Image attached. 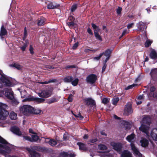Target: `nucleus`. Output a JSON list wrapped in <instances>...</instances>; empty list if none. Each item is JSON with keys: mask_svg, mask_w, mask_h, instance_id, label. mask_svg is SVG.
I'll return each instance as SVG.
<instances>
[{"mask_svg": "<svg viewBox=\"0 0 157 157\" xmlns=\"http://www.w3.org/2000/svg\"><path fill=\"white\" fill-rule=\"evenodd\" d=\"M0 154L6 157H17L11 156L9 155L13 147L12 145L8 143L6 141L0 136Z\"/></svg>", "mask_w": 157, "mask_h": 157, "instance_id": "obj_1", "label": "nucleus"}, {"mask_svg": "<svg viewBox=\"0 0 157 157\" xmlns=\"http://www.w3.org/2000/svg\"><path fill=\"white\" fill-rule=\"evenodd\" d=\"M3 85L9 87L12 86L10 78L5 75L2 71L0 70V88L2 87Z\"/></svg>", "mask_w": 157, "mask_h": 157, "instance_id": "obj_2", "label": "nucleus"}, {"mask_svg": "<svg viewBox=\"0 0 157 157\" xmlns=\"http://www.w3.org/2000/svg\"><path fill=\"white\" fill-rule=\"evenodd\" d=\"M21 113L24 115L28 116L32 114L33 111V108L29 105H24L20 109Z\"/></svg>", "mask_w": 157, "mask_h": 157, "instance_id": "obj_3", "label": "nucleus"}, {"mask_svg": "<svg viewBox=\"0 0 157 157\" xmlns=\"http://www.w3.org/2000/svg\"><path fill=\"white\" fill-rule=\"evenodd\" d=\"M7 108V106L4 104L0 102V119L5 120L8 116L9 113L5 109Z\"/></svg>", "mask_w": 157, "mask_h": 157, "instance_id": "obj_4", "label": "nucleus"}, {"mask_svg": "<svg viewBox=\"0 0 157 157\" xmlns=\"http://www.w3.org/2000/svg\"><path fill=\"white\" fill-rule=\"evenodd\" d=\"M39 96L43 98H47L51 96L52 94L51 90H42L37 93Z\"/></svg>", "mask_w": 157, "mask_h": 157, "instance_id": "obj_5", "label": "nucleus"}, {"mask_svg": "<svg viewBox=\"0 0 157 157\" xmlns=\"http://www.w3.org/2000/svg\"><path fill=\"white\" fill-rule=\"evenodd\" d=\"M97 79V77L96 75L93 74H91L87 76L86 81L87 83L93 84L94 83Z\"/></svg>", "mask_w": 157, "mask_h": 157, "instance_id": "obj_6", "label": "nucleus"}, {"mask_svg": "<svg viewBox=\"0 0 157 157\" xmlns=\"http://www.w3.org/2000/svg\"><path fill=\"white\" fill-rule=\"evenodd\" d=\"M9 90H10V91L6 92L5 93L6 96L8 99L12 100L13 105H17L18 102L17 100L14 98L13 92L10 90V89Z\"/></svg>", "mask_w": 157, "mask_h": 157, "instance_id": "obj_7", "label": "nucleus"}, {"mask_svg": "<svg viewBox=\"0 0 157 157\" xmlns=\"http://www.w3.org/2000/svg\"><path fill=\"white\" fill-rule=\"evenodd\" d=\"M133 112L132 105L131 103H128L125 105L124 109V113L127 115L131 114Z\"/></svg>", "mask_w": 157, "mask_h": 157, "instance_id": "obj_8", "label": "nucleus"}, {"mask_svg": "<svg viewBox=\"0 0 157 157\" xmlns=\"http://www.w3.org/2000/svg\"><path fill=\"white\" fill-rule=\"evenodd\" d=\"M83 100L87 106H90V107H93L96 105L95 101L91 98H85Z\"/></svg>", "mask_w": 157, "mask_h": 157, "instance_id": "obj_9", "label": "nucleus"}, {"mask_svg": "<svg viewBox=\"0 0 157 157\" xmlns=\"http://www.w3.org/2000/svg\"><path fill=\"white\" fill-rule=\"evenodd\" d=\"M149 129V126L144 124H142L139 128L140 131L145 133L147 135H148L149 134L148 132Z\"/></svg>", "mask_w": 157, "mask_h": 157, "instance_id": "obj_10", "label": "nucleus"}, {"mask_svg": "<svg viewBox=\"0 0 157 157\" xmlns=\"http://www.w3.org/2000/svg\"><path fill=\"white\" fill-rule=\"evenodd\" d=\"M150 75L153 81L157 82V68L152 69Z\"/></svg>", "mask_w": 157, "mask_h": 157, "instance_id": "obj_11", "label": "nucleus"}, {"mask_svg": "<svg viewBox=\"0 0 157 157\" xmlns=\"http://www.w3.org/2000/svg\"><path fill=\"white\" fill-rule=\"evenodd\" d=\"M130 146L132 149L135 154L138 155L139 157H141L142 156V154L136 148L134 143L131 142L130 144Z\"/></svg>", "mask_w": 157, "mask_h": 157, "instance_id": "obj_12", "label": "nucleus"}, {"mask_svg": "<svg viewBox=\"0 0 157 157\" xmlns=\"http://www.w3.org/2000/svg\"><path fill=\"white\" fill-rule=\"evenodd\" d=\"M147 25L146 23H144L140 21L139 23L137 26L139 30L140 31H142L144 30V29H146L147 27Z\"/></svg>", "mask_w": 157, "mask_h": 157, "instance_id": "obj_13", "label": "nucleus"}, {"mask_svg": "<svg viewBox=\"0 0 157 157\" xmlns=\"http://www.w3.org/2000/svg\"><path fill=\"white\" fill-rule=\"evenodd\" d=\"M111 145L113 147V149L117 152H120L121 151L122 146L121 144L113 143Z\"/></svg>", "mask_w": 157, "mask_h": 157, "instance_id": "obj_14", "label": "nucleus"}, {"mask_svg": "<svg viewBox=\"0 0 157 157\" xmlns=\"http://www.w3.org/2000/svg\"><path fill=\"white\" fill-rule=\"evenodd\" d=\"M151 118L149 116L145 115L143 117L142 122L143 123L149 125L151 123Z\"/></svg>", "mask_w": 157, "mask_h": 157, "instance_id": "obj_15", "label": "nucleus"}, {"mask_svg": "<svg viewBox=\"0 0 157 157\" xmlns=\"http://www.w3.org/2000/svg\"><path fill=\"white\" fill-rule=\"evenodd\" d=\"M151 136L153 140L157 141V128H153L151 131Z\"/></svg>", "mask_w": 157, "mask_h": 157, "instance_id": "obj_16", "label": "nucleus"}, {"mask_svg": "<svg viewBox=\"0 0 157 157\" xmlns=\"http://www.w3.org/2000/svg\"><path fill=\"white\" fill-rule=\"evenodd\" d=\"M10 130L14 133L19 136L21 135V132L20 131L19 128L13 126L10 128Z\"/></svg>", "mask_w": 157, "mask_h": 157, "instance_id": "obj_17", "label": "nucleus"}, {"mask_svg": "<svg viewBox=\"0 0 157 157\" xmlns=\"http://www.w3.org/2000/svg\"><path fill=\"white\" fill-rule=\"evenodd\" d=\"M45 141L46 143H48L50 145L52 146H54L57 144L56 141L53 139H50L48 138L45 139Z\"/></svg>", "mask_w": 157, "mask_h": 157, "instance_id": "obj_18", "label": "nucleus"}, {"mask_svg": "<svg viewBox=\"0 0 157 157\" xmlns=\"http://www.w3.org/2000/svg\"><path fill=\"white\" fill-rule=\"evenodd\" d=\"M140 142L141 144V146L143 147H146L148 146L149 141L146 138H143L140 140Z\"/></svg>", "mask_w": 157, "mask_h": 157, "instance_id": "obj_19", "label": "nucleus"}, {"mask_svg": "<svg viewBox=\"0 0 157 157\" xmlns=\"http://www.w3.org/2000/svg\"><path fill=\"white\" fill-rule=\"evenodd\" d=\"M149 56L153 59H157V53L154 49H152L151 51L149 54Z\"/></svg>", "mask_w": 157, "mask_h": 157, "instance_id": "obj_20", "label": "nucleus"}, {"mask_svg": "<svg viewBox=\"0 0 157 157\" xmlns=\"http://www.w3.org/2000/svg\"><path fill=\"white\" fill-rule=\"evenodd\" d=\"M77 144L79 146V149L82 150L86 151L87 148L86 145L82 142H78Z\"/></svg>", "mask_w": 157, "mask_h": 157, "instance_id": "obj_21", "label": "nucleus"}, {"mask_svg": "<svg viewBox=\"0 0 157 157\" xmlns=\"http://www.w3.org/2000/svg\"><path fill=\"white\" fill-rule=\"evenodd\" d=\"M59 6V5L55 3H51L48 5L47 8L48 9H54Z\"/></svg>", "mask_w": 157, "mask_h": 157, "instance_id": "obj_22", "label": "nucleus"}, {"mask_svg": "<svg viewBox=\"0 0 157 157\" xmlns=\"http://www.w3.org/2000/svg\"><path fill=\"white\" fill-rule=\"evenodd\" d=\"M32 150H35L39 151H40L41 150L40 147L39 146H35L33 147L32 148H31V149L29 148H27L26 149L30 153V156H31V153L32 154L33 152L34 151H32Z\"/></svg>", "mask_w": 157, "mask_h": 157, "instance_id": "obj_23", "label": "nucleus"}, {"mask_svg": "<svg viewBox=\"0 0 157 157\" xmlns=\"http://www.w3.org/2000/svg\"><path fill=\"white\" fill-rule=\"evenodd\" d=\"M121 157H132L131 153L127 150H125L121 155Z\"/></svg>", "mask_w": 157, "mask_h": 157, "instance_id": "obj_24", "label": "nucleus"}, {"mask_svg": "<svg viewBox=\"0 0 157 157\" xmlns=\"http://www.w3.org/2000/svg\"><path fill=\"white\" fill-rule=\"evenodd\" d=\"M135 135L134 133H132L128 135L126 138V140L129 142H132V141L135 137Z\"/></svg>", "mask_w": 157, "mask_h": 157, "instance_id": "obj_25", "label": "nucleus"}, {"mask_svg": "<svg viewBox=\"0 0 157 157\" xmlns=\"http://www.w3.org/2000/svg\"><path fill=\"white\" fill-rule=\"evenodd\" d=\"M112 52V50L109 49V48L107 49L105 51V52H103L102 53L103 55L106 57H110L111 54Z\"/></svg>", "mask_w": 157, "mask_h": 157, "instance_id": "obj_26", "label": "nucleus"}, {"mask_svg": "<svg viewBox=\"0 0 157 157\" xmlns=\"http://www.w3.org/2000/svg\"><path fill=\"white\" fill-rule=\"evenodd\" d=\"M7 33V32L4 27L3 26H2L1 29V30L0 31V36H3L6 35Z\"/></svg>", "mask_w": 157, "mask_h": 157, "instance_id": "obj_27", "label": "nucleus"}, {"mask_svg": "<svg viewBox=\"0 0 157 157\" xmlns=\"http://www.w3.org/2000/svg\"><path fill=\"white\" fill-rule=\"evenodd\" d=\"M9 117L12 120H16L17 119V115L15 113L12 111L10 112Z\"/></svg>", "mask_w": 157, "mask_h": 157, "instance_id": "obj_28", "label": "nucleus"}, {"mask_svg": "<svg viewBox=\"0 0 157 157\" xmlns=\"http://www.w3.org/2000/svg\"><path fill=\"white\" fill-rule=\"evenodd\" d=\"M94 32L95 36L96 38L101 41H102V38L101 36L99 34L98 32H97L96 31H94Z\"/></svg>", "mask_w": 157, "mask_h": 157, "instance_id": "obj_29", "label": "nucleus"}, {"mask_svg": "<svg viewBox=\"0 0 157 157\" xmlns=\"http://www.w3.org/2000/svg\"><path fill=\"white\" fill-rule=\"evenodd\" d=\"M145 88L147 89H149L150 90V93H153L155 90L156 88L154 86H152L150 87V86L147 85L145 86Z\"/></svg>", "mask_w": 157, "mask_h": 157, "instance_id": "obj_30", "label": "nucleus"}, {"mask_svg": "<svg viewBox=\"0 0 157 157\" xmlns=\"http://www.w3.org/2000/svg\"><path fill=\"white\" fill-rule=\"evenodd\" d=\"M57 100H58L55 98H52L48 99L47 103L48 104H50L57 101Z\"/></svg>", "mask_w": 157, "mask_h": 157, "instance_id": "obj_31", "label": "nucleus"}, {"mask_svg": "<svg viewBox=\"0 0 157 157\" xmlns=\"http://www.w3.org/2000/svg\"><path fill=\"white\" fill-rule=\"evenodd\" d=\"M31 137V142H36L39 139L38 136L35 134L32 135Z\"/></svg>", "mask_w": 157, "mask_h": 157, "instance_id": "obj_32", "label": "nucleus"}, {"mask_svg": "<svg viewBox=\"0 0 157 157\" xmlns=\"http://www.w3.org/2000/svg\"><path fill=\"white\" fill-rule=\"evenodd\" d=\"M98 148L100 150H104L107 149V147L105 145L100 144L98 145Z\"/></svg>", "mask_w": 157, "mask_h": 157, "instance_id": "obj_33", "label": "nucleus"}, {"mask_svg": "<svg viewBox=\"0 0 157 157\" xmlns=\"http://www.w3.org/2000/svg\"><path fill=\"white\" fill-rule=\"evenodd\" d=\"M71 112L72 114H73L76 117L79 118L81 120H82L84 118V117L81 115L80 112L76 115V114L74 113L71 110Z\"/></svg>", "mask_w": 157, "mask_h": 157, "instance_id": "obj_34", "label": "nucleus"}, {"mask_svg": "<svg viewBox=\"0 0 157 157\" xmlns=\"http://www.w3.org/2000/svg\"><path fill=\"white\" fill-rule=\"evenodd\" d=\"M112 104L114 105H116L117 103L119 101V98L118 97L113 98L112 100Z\"/></svg>", "mask_w": 157, "mask_h": 157, "instance_id": "obj_35", "label": "nucleus"}, {"mask_svg": "<svg viewBox=\"0 0 157 157\" xmlns=\"http://www.w3.org/2000/svg\"><path fill=\"white\" fill-rule=\"evenodd\" d=\"M11 66L16 68L18 70L21 69L22 68V66L17 63H14L13 64L11 65Z\"/></svg>", "mask_w": 157, "mask_h": 157, "instance_id": "obj_36", "label": "nucleus"}, {"mask_svg": "<svg viewBox=\"0 0 157 157\" xmlns=\"http://www.w3.org/2000/svg\"><path fill=\"white\" fill-rule=\"evenodd\" d=\"M152 43V41L150 40H147L144 44L145 46L146 47H148L151 45Z\"/></svg>", "mask_w": 157, "mask_h": 157, "instance_id": "obj_37", "label": "nucleus"}, {"mask_svg": "<svg viewBox=\"0 0 157 157\" xmlns=\"http://www.w3.org/2000/svg\"><path fill=\"white\" fill-rule=\"evenodd\" d=\"M78 78H76L72 81L71 83L73 86H76L78 85Z\"/></svg>", "mask_w": 157, "mask_h": 157, "instance_id": "obj_38", "label": "nucleus"}, {"mask_svg": "<svg viewBox=\"0 0 157 157\" xmlns=\"http://www.w3.org/2000/svg\"><path fill=\"white\" fill-rule=\"evenodd\" d=\"M77 8V4H73L71 8V12H74Z\"/></svg>", "mask_w": 157, "mask_h": 157, "instance_id": "obj_39", "label": "nucleus"}, {"mask_svg": "<svg viewBox=\"0 0 157 157\" xmlns=\"http://www.w3.org/2000/svg\"><path fill=\"white\" fill-rule=\"evenodd\" d=\"M55 79H50L48 81H44V82H40V83L41 84H47L50 82H55Z\"/></svg>", "mask_w": 157, "mask_h": 157, "instance_id": "obj_40", "label": "nucleus"}, {"mask_svg": "<svg viewBox=\"0 0 157 157\" xmlns=\"http://www.w3.org/2000/svg\"><path fill=\"white\" fill-rule=\"evenodd\" d=\"M40 155L36 151H33L32 154L31 153L30 157H40Z\"/></svg>", "mask_w": 157, "mask_h": 157, "instance_id": "obj_41", "label": "nucleus"}, {"mask_svg": "<svg viewBox=\"0 0 157 157\" xmlns=\"http://www.w3.org/2000/svg\"><path fill=\"white\" fill-rule=\"evenodd\" d=\"M149 95L150 96L154 98H157V91L153 93H150Z\"/></svg>", "mask_w": 157, "mask_h": 157, "instance_id": "obj_42", "label": "nucleus"}, {"mask_svg": "<svg viewBox=\"0 0 157 157\" xmlns=\"http://www.w3.org/2000/svg\"><path fill=\"white\" fill-rule=\"evenodd\" d=\"M41 112V111L39 109H34L33 108V113L35 114H39Z\"/></svg>", "mask_w": 157, "mask_h": 157, "instance_id": "obj_43", "label": "nucleus"}, {"mask_svg": "<svg viewBox=\"0 0 157 157\" xmlns=\"http://www.w3.org/2000/svg\"><path fill=\"white\" fill-rule=\"evenodd\" d=\"M138 85L137 84H133L132 85H129L126 88H125V90H128L129 89H131L133 87L136 86Z\"/></svg>", "mask_w": 157, "mask_h": 157, "instance_id": "obj_44", "label": "nucleus"}, {"mask_svg": "<svg viewBox=\"0 0 157 157\" xmlns=\"http://www.w3.org/2000/svg\"><path fill=\"white\" fill-rule=\"evenodd\" d=\"M109 99L105 98L103 99L102 100V103L104 104H106L109 103Z\"/></svg>", "mask_w": 157, "mask_h": 157, "instance_id": "obj_45", "label": "nucleus"}, {"mask_svg": "<svg viewBox=\"0 0 157 157\" xmlns=\"http://www.w3.org/2000/svg\"><path fill=\"white\" fill-rule=\"evenodd\" d=\"M25 98L23 99L22 100L23 102L26 101H31L32 100H33V98L31 97H28V98Z\"/></svg>", "mask_w": 157, "mask_h": 157, "instance_id": "obj_46", "label": "nucleus"}, {"mask_svg": "<svg viewBox=\"0 0 157 157\" xmlns=\"http://www.w3.org/2000/svg\"><path fill=\"white\" fill-rule=\"evenodd\" d=\"M27 35V32L26 27H25L24 29V34L23 38L24 40H25Z\"/></svg>", "mask_w": 157, "mask_h": 157, "instance_id": "obj_47", "label": "nucleus"}, {"mask_svg": "<svg viewBox=\"0 0 157 157\" xmlns=\"http://www.w3.org/2000/svg\"><path fill=\"white\" fill-rule=\"evenodd\" d=\"M122 10V8L120 7H118L116 10L117 13V14L119 15L121 14Z\"/></svg>", "mask_w": 157, "mask_h": 157, "instance_id": "obj_48", "label": "nucleus"}, {"mask_svg": "<svg viewBox=\"0 0 157 157\" xmlns=\"http://www.w3.org/2000/svg\"><path fill=\"white\" fill-rule=\"evenodd\" d=\"M28 42H26V43L24 44V45L21 47V49L22 51H24L25 50V48L27 46V45L28 44Z\"/></svg>", "mask_w": 157, "mask_h": 157, "instance_id": "obj_49", "label": "nucleus"}, {"mask_svg": "<svg viewBox=\"0 0 157 157\" xmlns=\"http://www.w3.org/2000/svg\"><path fill=\"white\" fill-rule=\"evenodd\" d=\"M78 45V43L77 42L75 43L73 45L72 47V48L73 50H75L76 49Z\"/></svg>", "mask_w": 157, "mask_h": 157, "instance_id": "obj_50", "label": "nucleus"}, {"mask_svg": "<svg viewBox=\"0 0 157 157\" xmlns=\"http://www.w3.org/2000/svg\"><path fill=\"white\" fill-rule=\"evenodd\" d=\"M103 55V53H101L100 54L99 56L95 57L94 58V59L97 60H98L100 59V58Z\"/></svg>", "mask_w": 157, "mask_h": 157, "instance_id": "obj_51", "label": "nucleus"}, {"mask_svg": "<svg viewBox=\"0 0 157 157\" xmlns=\"http://www.w3.org/2000/svg\"><path fill=\"white\" fill-rule=\"evenodd\" d=\"M71 26H73L74 28L77 27V25L72 21L69 22V27Z\"/></svg>", "mask_w": 157, "mask_h": 157, "instance_id": "obj_52", "label": "nucleus"}, {"mask_svg": "<svg viewBox=\"0 0 157 157\" xmlns=\"http://www.w3.org/2000/svg\"><path fill=\"white\" fill-rule=\"evenodd\" d=\"M45 100L44 99L37 98H36V101L39 103H41L44 102Z\"/></svg>", "mask_w": 157, "mask_h": 157, "instance_id": "obj_53", "label": "nucleus"}, {"mask_svg": "<svg viewBox=\"0 0 157 157\" xmlns=\"http://www.w3.org/2000/svg\"><path fill=\"white\" fill-rule=\"evenodd\" d=\"M26 94V91H23L21 92V97L22 98H24L26 97V96L25 95Z\"/></svg>", "mask_w": 157, "mask_h": 157, "instance_id": "obj_54", "label": "nucleus"}, {"mask_svg": "<svg viewBox=\"0 0 157 157\" xmlns=\"http://www.w3.org/2000/svg\"><path fill=\"white\" fill-rule=\"evenodd\" d=\"M29 50L30 53L31 54H34V52L33 51V48L32 47V46L31 45H30V46Z\"/></svg>", "mask_w": 157, "mask_h": 157, "instance_id": "obj_55", "label": "nucleus"}, {"mask_svg": "<svg viewBox=\"0 0 157 157\" xmlns=\"http://www.w3.org/2000/svg\"><path fill=\"white\" fill-rule=\"evenodd\" d=\"M98 139L96 138L90 140H89V142L94 144L98 141Z\"/></svg>", "mask_w": 157, "mask_h": 157, "instance_id": "obj_56", "label": "nucleus"}, {"mask_svg": "<svg viewBox=\"0 0 157 157\" xmlns=\"http://www.w3.org/2000/svg\"><path fill=\"white\" fill-rule=\"evenodd\" d=\"M38 25H42L44 24V20H39L37 22Z\"/></svg>", "mask_w": 157, "mask_h": 157, "instance_id": "obj_57", "label": "nucleus"}, {"mask_svg": "<svg viewBox=\"0 0 157 157\" xmlns=\"http://www.w3.org/2000/svg\"><path fill=\"white\" fill-rule=\"evenodd\" d=\"M87 32L90 35H92L93 33L91 29L90 28H88L87 29Z\"/></svg>", "mask_w": 157, "mask_h": 157, "instance_id": "obj_58", "label": "nucleus"}, {"mask_svg": "<svg viewBox=\"0 0 157 157\" xmlns=\"http://www.w3.org/2000/svg\"><path fill=\"white\" fill-rule=\"evenodd\" d=\"M74 96L72 94H69V102H72L73 100Z\"/></svg>", "mask_w": 157, "mask_h": 157, "instance_id": "obj_59", "label": "nucleus"}, {"mask_svg": "<svg viewBox=\"0 0 157 157\" xmlns=\"http://www.w3.org/2000/svg\"><path fill=\"white\" fill-rule=\"evenodd\" d=\"M24 138L26 140L30 141L31 142V139L30 137L28 136H24Z\"/></svg>", "mask_w": 157, "mask_h": 157, "instance_id": "obj_60", "label": "nucleus"}, {"mask_svg": "<svg viewBox=\"0 0 157 157\" xmlns=\"http://www.w3.org/2000/svg\"><path fill=\"white\" fill-rule=\"evenodd\" d=\"M134 25L133 23H131L129 24H128L127 25V28L129 29L131 28H132L133 25Z\"/></svg>", "mask_w": 157, "mask_h": 157, "instance_id": "obj_61", "label": "nucleus"}, {"mask_svg": "<svg viewBox=\"0 0 157 157\" xmlns=\"http://www.w3.org/2000/svg\"><path fill=\"white\" fill-rule=\"evenodd\" d=\"M107 67V64H103V67L102 68V72H103L105 71V69Z\"/></svg>", "mask_w": 157, "mask_h": 157, "instance_id": "obj_62", "label": "nucleus"}, {"mask_svg": "<svg viewBox=\"0 0 157 157\" xmlns=\"http://www.w3.org/2000/svg\"><path fill=\"white\" fill-rule=\"evenodd\" d=\"M68 136V133L67 132L65 133L63 135V139L65 140L67 139Z\"/></svg>", "mask_w": 157, "mask_h": 157, "instance_id": "obj_63", "label": "nucleus"}, {"mask_svg": "<svg viewBox=\"0 0 157 157\" xmlns=\"http://www.w3.org/2000/svg\"><path fill=\"white\" fill-rule=\"evenodd\" d=\"M126 33V30H124L122 32L121 36L120 37V38H121L122 36H123Z\"/></svg>", "mask_w": 157, "mask_h": 157, "instance_id": "obj_64", "label": "nucleus"}]
</instances>
